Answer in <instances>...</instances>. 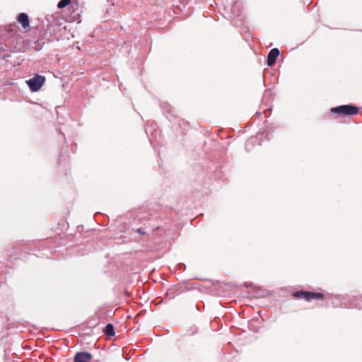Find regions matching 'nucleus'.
Wrapping results in <instances>:
<instances>
[{
  "instance_id": "1",
  "label": "nucleus",
  "mask_w": 362,
  "mask_h": 362,
  "mask_svg": "<svg viewBox=\"0 0 362 362\" xmlns=\"http://www.w3.org/2000/svg\"><path fill=\"white\" fill-rule=\"evenodd\" d=\"M330 111L339 115L352 116L359 112V108L352 105H343L332 107Z\"/></svg>"
},
{
  "instance_id": "2",
  "label": "nucleus",
  "mask_w": 362,
  "mask_h": 362,
  "mask_svg": "<svg viewBox=\"0 0 362 362\" xmlns=\"http://www.w3.org/2000/svg\"><path fill=\"white\" fill-rule=\"evenodd\" d=\"M293 296L296 298H303L306 301H311L312 300H322L324 299V294L322 293H316L305 291H298L293 293Z\"/></svg>"
},
{
  "instance_id": "3",
  "label": "nucleus",
  "mask_w": 362,
  "mask_h": 362,
  "mask_svg": "<svg viewBox=\"0 0 362 362\" xmlns=\"http://www.w3.org/2000/svg\"><path fill=\"white\" fill-rule=\"evenodd\" d=\"M45 81V78L42 76L36 74L33 78L27 81L30 90L33 92L38 91Z\"/></svg>"
},
{
  "instance_id": "4",
  "label": "nucleus",
  "mask_w": 362,
  "mask_h": 362,
  "mask_svg": "<svg viewBox=\"0 0 362 362\" xmlns=\"http://www.w3.org/2000/svg\"><path fill=\"white\" fill-rule=\"evenodd\" d=\"M93 356L88 352H78L74 357V362H91Z\"/></svg>"
},
{
  "instance_id": "5",
  "label": "nucleus",
  "mask_w": 362,
  "mask_h": 362,
  "mask_svg": "<svg viewBox=\"0 0 362 362\" xmlns=\"http://www.w3.org/2000/svg\"><path fill=\"white\" fill-rule=\"evenodd\" d=\"M17 21L21 24L22 27L28 30L30 28V20L28 16L25 13H20L17 16Z\"/></svg>"
},
{
  "instance_id": "6",
  "label": "nucleus",
  "mask_w": 362,
  "mask_h": 362,
  "mask_svg": "<svg viewBox=\"0 0 362 362\" xmlns=\"http://www.w3.org/2000/svg\"><path fill=\"white\" fill-rule=\"evenodd\" d=\"M279 55V50L277 48L272 49L269 51V54H268L267 62V65L271 66L273 64H274Z\"/></svg>"
},
{
  "instance_id": "7",
  "label": "nucleus",
  "mask_w": 362,
  "mask_h": 362,
  "mask_svg": "<svg viewBox=\"0 0 362 362\" xmlns=\"http://www.w3.org/2000/svg\"><path fill=\"white\" fill-rule=\"evenodd\" d=\"M104 333L108 337H112L115 335L114 326L112 324H107L105 329Z\"/></svg>"
},
{
  "instance_id": "8",
  "label": "nucleus",
  "mask_w": 362,
  "mask_h": 362,
  "mask_svg": "<svg viewBox=\"0 0 362 362\" xmlns=\"http://www.w3.org/2000/svg\"><path fill=\"white\" fill-rule=\"evenodd\" d=\"M71 0H60L57 4V7L60 9L66 7L70 4Z\"/></svg>"
},
{
  "instance_id": "9",
  "label": "nucleus",
  "mask_w": 362,
  "mask_h": 362,
  "mask_svg": "<svg viewBox=\"0 0 362 362\" xmlns=\"http://www.w3.org/2000/svg\"><path fill=\"white\" fill-rule=\"evenodd\" d=\"M136 232L141 235H145L146 233L141 229V228H138L136 230Z\"/></svg>"
}]
</instances>
